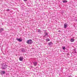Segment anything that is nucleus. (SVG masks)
Listing matches in <instances>:
<instances>
[{
	"instance_id": "18",
	"label": "nucleus",
	"mask_w": 77,
	"mask_h": 77,
	"mask_svg": "<svg viewBox=\"0 0 77 77\" xmlns=\"http://www.w3.org/2000/svg\"><path fill=\"white\" fill-rule=\"evenodd\" d=\"M23 1H24V2H26L27 1V0H23Z\"/></svg>"
},
{
	"instance_id": "12",
	"label": "nucleus",
	"mask_w": 77,
	"mask_h": 77,
	"mask_svg": "<svg viewBox=\"0 0 77 77\" xmlns=\"http://www.w3.org/2000/svg\"><path fill=\"white\" fill-rule=\"evenodd\" d=\"M63 3H67L68 2V1L66 0H63Z\"/></svg>"
},
{
	"instance_id": "11",
	"label": "nucleus",
	"mask_w": 77,
	"mask_h": 77,
	"mask_svg": "<svg viewBox=\"0 0 77 77\" xmlns=\"http://www.w3.org/2000/svg\"><path fill=\"white\" fill-rule=\"evenodd\" d=\"M2 73V74H5L6 73V72L5 71H1Z\"/></svg>"
},
{
	"instance_id": "8",
	"label": "nucleus",
	"mask_w": 77,
	"mask_h": 77,
	"mask_svg": "<svg viewBox=\"0 0 77 77\" xmlns=\"http://www.w3.org/2000/svg\"><path fill=\"white\" fill-rule=\"evenodd\" d=\"M33 63L34 64V66H36L37 65V62H35Z\"/></svg>"
},
{
	"instance_id": "13",
	"label": "nucleus",
	"mask_w": 77,
	"mask_h": 77,
	"mask_svg": "<svg viewBox=\"0 0 77 77\" xmlns=\"http://www.w3.org/2000/svg\"><path fill=\"white\" fill-rule=\"evenodd\" d=\"M38 33H40V32H41V29H38Z\"/></svg>"
},
{
	"instance_id": "9",
	"label": "nucleus",
	"mask_w": 77,
	"mask_h": 77,
	"mask_svg": "<svg viewBox=\"0 0 77 77\" xmlns=\"http://www.w3.org/2000/svg\"><path fill=\"white\" fill-rule=\"evenodd\" d=\"M4 30V29L3 28H1L0 29V32L1 33Z\"/></svg>"
},
{
	"instance_id": "4",
	"label": "nucleus",
	"mask_w": 77,
	"mask_h": 77,
	"mask_svg": "<svg viewBox=\"0 0 77 77\" xmlns=\"http://www.w3.org/2000/svg\"><path fill=\"white\" fill-rule=\"evenodd\" d=\"M48 45L49 46H51V45H53V43L51 42H50L48 43Z\"/></svg>"
},
{
	"instance_id": "14",
	"label": "nucleus",
	"mask_w": 77,
	"mask_h": 77,
	"mask_svg": "<svg viewBox=\"0 0 77 77\" xmlns=\"http://www.w3.org/2000/svg\"><path fill=\"white\" fill-rule=\"evenodd\" d=\"M76 51H75V49L74 50V53H76Z\"/></svg>"
},
{
	"instance_id": "7",
	"label": "nucleus",
	"mask_w": 77,
	"mask_h": 77,
	"mask_svg": "<svg viewBox=\"0 0 77 77\" xmlns=\"http://www.w3.org/2000/svg\"><path fill=\"white\" fill-rule=\"evenodd\" d=\"M21 50L22 52L23 53L26 52V50H25V49L23 48H22Z\"/></svg>"
},
{
	"instance_id": "1",
	"label": "nucleus",
	"mask_w": 77,
	"mask_h": 77,
	"mask_svg": "<svg viewBox=\"0 0 77 77\" xmlns=\"http://www.w3.org/2000/svg\"><path fill=\"white\" fill-rule=\"evenodd\" d=\"M7 67H8V66L6 65L5 64H2L1 68L2 69L5 70V69L7 68Z\"/></svg>"
},
{
	"instance_id": "3",
	"label": "nucleus",
	"mask_w": 77,
	"mask_h": 77,
	"mask_svg": "<svg viewBox=\"0 0 77 77\" xmlns=\"http://www.w3.org/2000/svg\"><path fill=\"white\" fill-rule=\"evenodd\" d=\"M23 57H20L19 58V60L20 61H23Z\"/></svg>"
},
{
	"instance_id": "10",
	"label": "nucleus",
	"mask_w": 77,
	"mask_h": 77,
	"mask_svg": "<svg viewBox=\"0 0 77 77\" xmlns=\"http://www.w3.org/2000/svg\"><path fill=\"white\" fill-rule=\"evenodd\" d=\"M71 42H74V38H71L70 39Z\"/></svg>"
},
{
	"instance_id": "20",
	"label": "nucleus",
	"mask_w": 77,
	"mask_h": 77,
	"mask_svg": "<svg viewBox=\"0 0 77 77\" xmlns=\"http://www.w3.org/2000/svg\"><path fill=\"white\" fill-rule=\"evenodd\" d=\"M58 31L59 32H60V30H59Z\"/></svg>"
},
{
	"instance_id": "17",
	"label": "nucleus",
	"mask_w": 77,
	"mask_h": 77,
	"mask_svg": "<svg viewBox=\"0 0 77 77\" xmlns=\"http://www.w3.org/2000/svg\"><path fill=\"white\" fill-rule=\"evenodd\" d=\"M63 50H65V47H64L63 48Z\"/></svg>"
},
{
	"instance_id": "19",
	"label": "nucleus",
	"mask_w": 77,
	"mask_h": 77,
	"mask_svg": "<svg viewBox=\"0 0 77 77\" xmlns=\"http://www.w3.org/2000/svg\"><path fill=\"white\" fill-rule=\"evenodd\" d=\"M7 11H9V9H7Z\"/></svg>"
},
{
	"instance_id": "15",
	"label": "nucleus",
	"mask_w": 77,
	"mask_h": 77,
	"mask_svg": "<svg viewBox=\"0 0 77 77\" xmlns=\"http://www.w3.org/2000/svg\"><path fill=\"white\" fill-rule=\"evenodd\" d=\"M45 36H47V35H48V33L45 32Z\"/></svg>"
},
{
	"instance_id": "6",
	"label": "nucleus",
	"mask_w": 77,
	"mask_h": 77,
	"mask_svg": "<svg viewBox=\"0 0 77 77\" xmlns=\"http://www.w3.org/2000/svg\"><path fill=\"white\" fill-rule=\"evenodd\" d=\"M16 39L19 42H21V41H22V40L20 39V38H17Z\"/></svg>"
},
{
	"instance_id": "16",
	"label": "nucleus",
	"mask_w": 77,
	"mask_h": 77,
	"mask_svg": "<svg viewBox=\"0 0 77 77\" xmlns=\"http://www.w3.org/2000/svg\"><path fill=\"white\" fill-rule=\"evenodd\" d=\"M46 40L47 41H50V39L49 38H47Z\"/></svg>"
},
{
	"instance_id": "2",
	"label": "nucleus",
	"mask_w": 77,
	"mask_h": 77,
	"mask_svg": "<svg viewBox=\"0 0 77 77\" xmlns=\"http://www.w3.org/2000/svg\"><path fill=\"white\" fill-rule=\"evenodd\" d=\"M33 42V41L32 40H27V41L26 42V43L28 44H32Z\"/></svg>"
},
{
	"instance_id": "5",
	"label": "nucleus",
	"mask_w": 77,
	"mask_h": 77,
	"mask_svg": "<svg viewBox=\"0 0 77 77\" xmlns=\"http://www.w3.org/2000/svg\"><path fill=\"white\" fill-rule=\"evenodd\" d=\"M68 27V25H67V23H65L64 24V27L65 29H66V27Z\"/></svg>"
}]
</instances>
